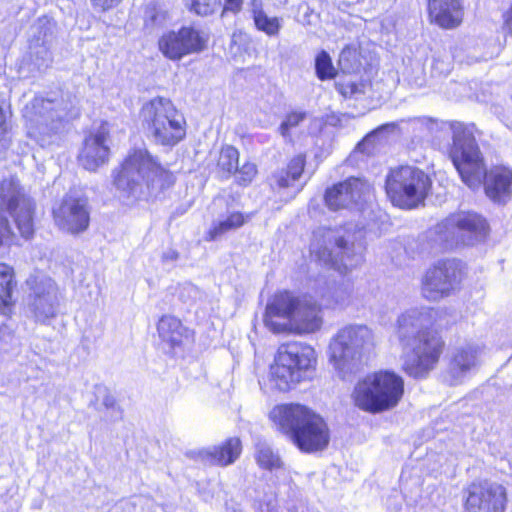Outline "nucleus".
<instances>
[{"label": "nucleus", "instance_id": "obj_31", "mask_svg": "<svg viewBox=\"0 0 512 512\" xmlns=\"http://www.w3.org/2000/svg\"><path fill=\"white\" fill-rule=\"evenodd\" d=\"M315 73L321 81L332 80L338 74L329 53L325 50L318 52L315 57Z\"/></svg>", "mask_w": 512, "mask_h": 512}, {"label": "nucleus", "instance_id": "obj_14", "mask_svg": "<svg viewBox=\"0 0 512 512\" xmlns=\"http://www.w3.org/2000/svg\"><path fill=\"white\" fill-rule=\"evenodd\" d=\"M508 503L506 488L488 479H476L462 491L463 512H505Z\"/></svg>", "mask_w": 512, "mask_h": 512}, {"label": "nucleus", "instance_id": "obj_18", "mask_svg": "<svg viewBox=\"0 0 512 512\" xmlns=\"http://www.w3.org/2000/svg\"><path fill=\"white\" fill-rule=\"evenodd\" d=\"M428 22L442 30H454L465 19L464 0H426Z\"/></svg>", "mask_w": 512, "mask_h": 512}, {"label": "nucleus", "instance_id": "obj_44", "mask_svg": "<svg viewBox=\"0 0 512 512\" xmlns=\"http://www.w3.org/2000/svg\"><path fill=\"white\" fill-rule=\"evenodd\" d=\"M336 245L341 248V249H346L347 247V242L346 240L343 238V237H339L337 240H336Z\"/></svg>", "mask_w": 512, "mask_h": 512}, {"label": "nucleus", "instance_id": "obj_9", "mask_svg": "<svg viewBox=\"0 0 512 512\" xmlns=\"http://www.w3.org/2000/svg\"><path fill=\"white\" fill-rule=\"evenodd\" d=\"M433 190V175L413 165L391 167L384 180V192L393 207L414 210L425 205Z\"/></svg>", "mask_w": 512, "mask_h": 512}, {"label": "nucleus", "instance_id": "obj_10", "mask_svg": "<svg viewBox=\"0 0 512 512\" xmlns=\"http://www.w3.org/2000/svg\"><path fill=\"white\" fill-rule=\"evenodd\" d=\"M374 334L365 325H347L339 329L328 346V361L337 377L351 380L363 370V349L373 347Z\"/></svg>", "mask_w": 512, "mask_h": 512}, {"label": "nucleus", "instance_id": "obj_24", "mask_svg": "<svg viewBox=\"0 0 512 512\" xmlns=\"http://www.w3.org/2000/svg\"><path fill=\"white\" fill-rule=\"evenodd\" d=\"M249 12L257 31L270 38L279 36L282 29V18L269 16L264 10L262 0H250Z\"/></svg>", "mask_w": 512, "mask_h": 512}, {"label": "nucleus", "instance_id": "obj_21", "mask_svg": "<svg viewBox=\"0 0 512 512\" xmlns=\"http://www.w3.org/2000/svg\"><path fill=\"white\" fill-rule=\"evenodd\" d=\"M307 165V155L298 153L292 156L286 163L285 167L274 172L269 183L273 193H281L300 180L303 176Z\"/></svg>", "mask_w": 512, "mask_h": 512}, {"label": "nucleus", "instance_id": "obj_33", "mask_svg": "<svg viewBox=\"0 0 512 512\" xmlns=\"http://www.w3.org/2000/svg\"><path fill=\"white\" fill-rule=\"evenodd\" d=\"M258 167L256 163L246 160L238 168L235 176V183L240 187H248L258 176Z\"/></svg>", "mask_w": 512, "mask_h": 512}, {"label": "nucleus", "instance_id": "obj_6", "mask_svg": "<svg viewBox=\"0 0 512 512\" xmlns=\"http://www.w3.org/2000/svg\"><path fill=\"white\" fill-rule=\"evenodd\" d=\"M9 216L23 239L30 240L34 237L36 203L13 176L0 180V247L17 244V235Z\"/></svg>", "mask_w": 512, "mask_h": 512}, {"label": "nucleus", "instance_id": "obj_16", "mask_svg": "<svg viewBox=\"0 0 512 512\" xmlns=\"http://www.w3.org/2000/svg\"><path fill=\"white\" fill-rule=\"evenodd\" d=\"M53 99L33 97L22 109V119L30 133L51 137L58 133L63 117L57 114Z\"/></svg>", "mask_w": 512, "mask_h": 512}, {"label": "nucleus", "instance_id": "obj_38", "mask_svg": "<svg viewBox=\"0 0 512 512\" xmlns=\"http://www.w3.org/2000/svg\"><path fill=\"white\" fill-rule=\"evenodd\" d=\"M304 112L292 111L288 113L280 125L282 135H287L291 128L298 126L305 119Z\"/></svg>", "mask_w": 512, "mask_h": 512}, {"label": "nucleus", "instance_id": "obj_32", "mask_svg": "<svg viewBox=\"0 0 512 512\" xmlns=\"http://www.w3.org/2000/svg\"><path fill=\"white\" fill-rule=\"evenodd\" d=\"M474 363L475 353L471 348L457 349L450 359V367L455 372H466L474 366Z\"/></svg>", "mask_w": 512, "mask_h": 512}, {"label": "nucleus", "instance_id": "obj_8", "mask_svg": "<svg viewBox=\"0 0 512 512\" xmlns=\"http://www.w3.org/2000/svg\"><path fill=\"white\" fill-rule=\"evenodd\" d=\"M139 117L146 135L158 146L173 148L187 138V120L169 98L156 96L146 101Z\"/></svg>", "mask_w": 512, "mask_h": 512}, {"label": "nucleus", "instance_id": "obj_27", "mask_svg": "<svg viewBox=\"0 0 512 512\" xmlns=\"http://www.w3.org/2000/svg\"><path fill=\"white\" fill-rule=\"evenodd\" d=\"M239 161V150L231 144H223L217 152L213 167L220 179L228 180L236 173Z\"/></svg>", "mask_w": 512, "mask_h": 512}, {"label": "nucleus", "instance_id": "obj_5", "mask_svg": "<svg viewBox=\"0 0 512 512\" xmlns=\"http://www.w3.org/2000/svg\"><path fill=\"white\" fill-rule=\"evenodd\" d=\"M269 419L303 454L322 452L330 444L328 422L307 405L296 402L277 404L270 411Z\"/></svg>", "mask_w": 512, "mask_h": 512}, {"label": "nucleus", "instance_id": "obj_39", "mask_svg": "<svg viewBox=\"0 0 512 512\" xmlns=\"http://www.w3.org/2000/svg\"><path fill=\"white\" fill-rule=\"evenodd\" d=\"M335 88L338 93L343 96L345 99L351 98L355 94H357L359 90V85L357 82L352 81H340L335 84Z\"/></svg>", "mask_w": 512, "mask_h": 512}, {"label": "nucleus", "instance_id": "obj_29", "mask_svg": "<svg viewBox=\"0 0 512 512\" xmlns=\"http://www.w3.org/2000/svg\"><path fill=\"white\" fill-rule=\"evenodd\" d=\"M185 8L199 17H208L221 9V0H183Z\"/></svg>", "mask_w": 512, "mask_h": 512}, {"label": "nucleus", "instance_id": "obj_20", "mask_svg": "<svg viewBox=\"0 0 512 512\" xmlns=\"http://www.w3.org/2000/svg\"><path fill=\"white\" fill-rule=\"evenodd\" d=\"M362 180L350 176L325 189L324 204L331 211H340L350 208L357 202L361 193Z\"/></svg>", "mask_w": 512, "mask_h": 512}, {"label": "nucleus", "instance_id": "obj_1", "mask_svg": "<svg viewBox=\"0 0 512 512\" xmlns=\"http://www.w3.org/2000/svg\"><path fill=\"white\" fill-rule=\"evenodd\" d=\"M352 292V286L328 283L315 287L313 294H304L302 297H297L288 290L277 291L266 305L264 324L272 332L279 333L284 327L276 319H285L303 332H315L322 325V311L348 302Z\"/></svg>", "mask_w": 512, "mask_h": 512}, {"label": "nucleus", "instance_id": "obj_40", "mask_svg": "<svg viewBox=\"0 0 512 512\" xmlns=\"http://www.w3.org/2000/svg\"><path fill=\"white\" fill-rule=\"evenodd\" d=\"M244 0H221V15L227 13L237 14L242 10Z\"/></svg>", "mask_w": 512, "mask_h": 512}, {"label": "nucleus", "instance_id": "obj_23", "mask_svg": "<svg viewBox=\"0 0 512 512\" xmlns=\"http://www.w3.org/2000/svg\"><path fill=\"white\" fill-rule=\"evenodd\" d=\"M17 284L14 267L5 262H0V314L11 316L16 304L13 293Z\"/></svg>", "mask_w": 512, "mask_h": 512}, {"label": "nucleus", "instance_id": "obj_25", "mask_svg": "<svg viewBox=\"0 0 512 512\" xmlns=\"http://www.w3.org/2000/svg\"><path fill=\"white\" fill-rule=\"evenodd\" d=\"M452 227L474 238H485L489 225L485 218L474 212H459L450 219Z\"/></svg>", "mask_w": 512, "mask_h": 512}, {"label": "nucleus", "instance_id": "obj_37", "mask_svg": "<svg viewBox=\"0 0 512 512\" xmlns=\"http://www.w3.org/2000/svg\"><path fill=\"white\" fill-rule=\"evenodd\" d=\"M165 18L164 11L155 3H150L144 7V24L154 25Z\"/></svg>", "mask_w": 512, "mask_h": 512}, {"label": "nucleus", "instance_id": "obj_36", "mask_svg": "<svg viewBox=\"0 0 512 512\" xmlns=\"http://www.w3.org/2000/svg\"><path fill=\"white\" fill-rule=\"evenodd\" d=\"M55 26L56 23L51 17L46 15L39 17L35 23L37 37L44 40L46 37L51 36Z\"/></svg>", "mask_w": 512, "mask_h": 512}, {"label": "nucleus", "instance_id": "obj_3", "mask_svg": "<svg viewBox=\"0 0 512 512\" xmlns=\"http://www.w3.org/2000/svg\"><path fill=\"white\" fill-rule=\"evenodd\" d=\"M176 175L147 148H132L113 171V184L137 201L164 198L176 184Z\"/></svg>", "mask_w": 512, "mask_h": 512}, {"label": "nucleus", "instance_id": "obj_7", "mask_svg": "<svg viewBox=\"0 0 512 512\" xmlns=\"http://www.w3.org/2000/svg\"><path fill=\"white\" fill-rule=\"evenodd\" d=\"M405 394L403 377L391 369H378L359 378L350 399L358 411L371 415L394 410Z\"/></svg>", "mask_w": 512, "mask_h": 512}, {"label": "nucleus", "instance_id": "obj_2", "mask_svg": "<svg viewBox=\"0 0 512 512\" xmlns=\"http://www.w3.org/2000/svg\"><path fill=\"white\" fill-rule=\"evenodd\" d=\"M448 155L461 181L470 189L482 186L487 198L501 205L512 199V168L504 164L487 168L477 140L463 125L453 129Z\"/></svg>", "mask_w": 512, "mask_h": 512}, {"label": "nucleus", "instance_id": "obj_43", "mask_svg": "<svg viewBox=\"0 0 512 512\" xmlns=\"http://www.w3.org/2000/svg\"><path fill=\"white\" fill-rule=\"evenodd\" d=\"M330 267L336 270L341 275H345L349 272V267L345 264L338 263L336 259L330 257L329 259Z\"/></svg>", "mask_w": 512, "mask_h": 512}, {"label": "nucleus", "instance_id": "obj_30", "mask_svg": "<svg viewBox=\"0 0 512 512\" xmlns=\"http://www.w3.org/2000/svg\"><path fill=\"white\" fill-rule=\"evenodd\" d=\"M254 458L259 468L263 470L273 471L283 468V462L281 458L270 447H258L256 449Z\"/></svg>", "mask_w": 512, "mask_h": 512}, {"label": "nucleus", "instance_id": "obj_15", "mask_svg": "<svg viewBox=\"0 0 512 512\" xmlns=\"http://www.w3.org/2000/svg\"><path fill=\"white\" fill-rule=\"evenodd\" d=\"M51 216L55 225L70 234L85 232L90 225V208L86 197L66 194L52 208Z\"/></svg>", "mask_w": 512, "mask_h": 512}, {"label": "nucleus", "instance_id": "obj_26", "mask_svg": "<svg viewBox=\"0 0 512 512\" xmlns=\"http://www.w3.org/2000/svg\"><path fill=\"white\" fill-rule=\"evenodd\" d=\"M250 213L246 214L241 211H232L219 221L214 222L205 232L204 240L206 242H214L220 239L228 232L242 228L251 218Z\"/></svg>", "mask_w": 512, "mask_h": 512}, {"label": "nucleus", "instance_id": "obj_19", "mask_svg": "<svg viewBox=\"0 0 512 512\" xmlns=\"http://www.w3.org/2000/svg\"><path fill=\"white\" fill-rule=\"evenodd\" d=\"M156 329L160 342L167 346V353L172 357L183 351L188 342H193V331L174 315H162L157 321Z\"/></svg>", "mask_w": 512, "mask_h": 512}, {"label": "nucleus", "instance_id": "obj_42", "mask_svg": "<svg viewBox=\"0 0 512 512\" xmlns=\"http://www.w3.org/2000/svg\"><path fill=\"white\" fill-rule=\"evenodd\" d=\"M503 28L507 34L512 36V1L509 8L503 14Z\"/></svg>", "mask_w": 512, "mask_h": 512}, {"label": "nucleus", "instance_id": "obj_34", "mask_svg": "<svg viewBox=\"0 0 512 512\" xmlns=\"http://www.w3.org/2000/svg\"><path fill=\"white\" fill-rule=\"evenodd\" d=\"M339 64L348 71H356L360 68V52L353 45H346L340 53Z\"/></svg>", "mask_w": 512, "mask_h": 512}, {"label": "nucleus", "instance_id": "obj_28", "mask_svg": "<svg viewBox=\"0 0 512 512\" xmlns=\"http://www.w3.org/2000/svg\"><path fill=\"white\" fill-rule=\"evenodd\" d=\"M31 307L34 317L40 322L54 318L57 314L55 300L45 292L35 293Z\"/></svg>", "mask_w": 512, "mask_h": 512}, {"label": "nucleus", "instance_id": "obj_22", "mask_svg": "<svg viewBox=\"0 0 512 512\" xmlns=\"http://www.w3.org/2000/svg\"><path fill=\"white\" fill-rule=\"evenodd\" d=\"M243 451L242 441L238 436H232L224 439L211 449L203 452V457L210 461L212 465L227 467L235 463Z\"/></svg>", "mask_w": 512, "mask_h": 512}, {"label": "nucleus", "instance_id": "obj_41", "mask_svg": "<svg viewBox=\"0 0 512 512\" xmlns=\"http://www.w3.org/2000/svg\"><path fill=\"white\" fill-rule=\"evenodd\" d=\"M122 0H90L92 6L100 11H108L119 5Z\"/></svg>", "mask_w": 512, "mask_h": 512}, {"label": "nucleus", "instance_id": "obj_4", "mask_svg": "<svg viewBox=\"0 0 512 512\" xmlns=\"http://www.w3.org/2000/svg\"><path fill=\"white\" fill-rule=\"evenodd\" d=\"M396 335L404 347L411 345V354L404 359L402 371L413 379L427 378L447 349L440 328L422 314H403L397 319Z\"/></svg>", "mask_w": 512, "mask_h": 512}, {"label": "nucleus", "instance_id": "obj_45", "mask_svg": "<svg viewBox=\"0 0 512 512\" xmlns=\"http://www.w3.org/2000/svg\"><path fill=\"white\" fill-rule=\"evenodd\" d=\"M395 127H396L395 123H386V124H383V125L379 126L377 128V131L384 130V129H387V128H395Z\"/></svg>", "mask_w": 512, "mask_h": 512}, {"label": "nucleus", "instance_id": "obj_11", "mask_svg": "<svg viewBox=\"0 0 512 512\" xmlns=\"http://www.w3.org/2000/svg\"><path fill=\"white\" fill-rule=\"evenodd\" d=\"M315 350L301 342H288L280 345L270 365V382L282 392L305 381L316 370Z\"/></svg>", "mask_w": 512, "mask_h": 512}, {"label": "nucleus", "instance_id": "obj_17", "mask_svg": "<svg viewBox=\"0 0 512 512\" xmlns=\"http://www.w3.org/2000/svg\"><path fill=\"white\" fill-rule=\"evenodd\" d=\"M110 131L107 122L103 121L97 131H90L83 139L82 147L77 155L78 163L87 171L95 172L107 164L110 159Z\"/></svg>", "mask_w": 512, "mask_h": 512}, {"label": "nucleus", "instance_id": "obj_46", "mask_svg": "<svg viewBox=\"0 0 512 512\" xmlns=\"http://www.w3.org/2000/svg\"><path fill=\"white\" fill-rule=\"evenodd\" d=\"M349 255L346 252H343L341 254V260H343L345 257H348Z\"/></svg>", "mask_w": 512, "mask_h": 512}, {"label": "nucleus", "instance_id": "obj_13", "mask_svg": "<svg viewBox=\"0 0 512 512\" xmlns=\"http://www.w3.org/2000/svg\"><path fill=\"white\" fill-rule=\"evenodd\" d=\"M209 35L194 25H183L177 30H168L158 39L157 45L162 55L172 61L198 54L208 46Z\"/></svg>", "mask_w": 512, "mask_h": 512}, {"label": "nucleus", "instance_id": "obj_35", "mask_svg": "<svg viewBox=\"0 0 512 512\" xmlns=\"http://www.w3.org/2000/svg\"><path fill=\"white\" fill-rule=\"evenodd\" d=\"M11 113L9 109L0 101V150L5 149L10 144L11 133Z\"/></svg>", "mask_w": 512, "mask_h": 512}, {"label": "nucleus", "instance_id": "obj_12", "mask_svg": "<svg viewBox=\"0 0 512 512\" xmlns=\"http://www.w3.org/2000/svg\"><path fill=\"white\" fill-rule=\"evenodd\" d=\"M467 277V265L457 258L440 259L424 273L420 291L423 298L438 302L460 290Z\"/></svg>", "mask_w": 512, "mask_h": 512}]
</instances>
